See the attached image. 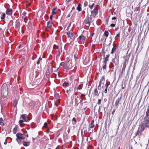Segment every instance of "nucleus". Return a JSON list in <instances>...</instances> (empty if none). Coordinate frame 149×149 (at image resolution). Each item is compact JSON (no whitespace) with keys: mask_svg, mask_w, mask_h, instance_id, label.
I'll use <instances>...</instances> for the list:
<instances>
[{"mask_svg":"<svg viewBox=\"0 0 149 149\" xmlns=\"http://www.w3.org/2000/svg\"><path fill=\"white\" fill-rule=\"evenodd\" d=\"M101 100L99 99L98 100V102H97V104H100L101 103Z\"/></svg>","mask_w":149,"mask_h":149,"instance_id":"obj_38","label":"nucleus"},{"mask_svg":"<svg viewBox=\"0 0 149 149\" xmlns=\"http://www.w3.org/2000/svg\"><path fill=\"white\" fill-rule=\"evenodd\" d=\"M23 145L25 146H29L30 144V142H26L24 141H23Z\"/></svg>","mask_w":149,"mask_h":149,"instance_id":"obj_18","label":"nucleus"},{"mask_svg":"<svg viewBox=\"0 0 149 149\" xmlns=\"http://www.w3.org/2000/svg\"><path fill=\"white\" fill-rule=\"evenodd\" d=\"M12 23L13 24V20H11L10 21V23Z\"/></svg>","mask_w":149,"mask_h":149,"instance_id":"obj_58","label":"nucleus"},{"mask_svg":"<svg viewBox=\"0 0 149 149\" xmlns=\"http://www.w3.org/2000/svg\"><path fill=\"white\" fill-rule=\"evenodd\" d=\"M107 88L106 87V88L105 89L104 91V93H107Z\"/></svg>","mask_w":149,"mask_h":149,"instance_id":"obj_45","label":"nucleus"},{"mask_svg":"<svg viewBox=\"0 0 149 149\" xmlns=\"http://www.w3.org/2000/svg\"><path fill=\"white\" fill-rule=\"evenodd\" d=\"M70 14H69L67 16V17L68 18V17H70Z\"/></svg>","mask_w":149,"mask_h":149,"instance_id":"obj_53","label":"nucleus"},{"mask_svg":"<svg viewBox=\"0 0 149 149\" xmlns=\"http://www.w3.org/2000/svg\"><path fill=\"white\" fill-rule=\"evenodd\" d=\"M125 66H123V68H125Z\"/></svg>","mask_w":149,"mask_h":149,"instance_id":"obj_61","label":"nucleus"},{"mask_svg":"<svg viewBox=\"0 0 149 149\" xmlns=\"http://www.w3.org/2000/svg\"><path fill=\"white\" fill-rule=\"evenodd\" d=\"M138 8L137 7L135 8L134 9V11H138Z\"/></svg>","mask_w":149,"mask_h":149,"instance_id":"obj_43","label":"nucleus"},{"mask_svg":"<svg viewBox=\"0 0 149 149\" xmlns=\"http://www.w3.org/2000/svg\"><path fill=\"white\" fill-rule=\"evenodd\" d=\"M18 130V127L17 126H15L13 130V132L14 134H15Z\"/></svg>","mask_w":149,"mask_h":149,"instance_id":"obj_14","label":"nucleus"},{"mask_svg":"<svg viewBox=\"0 0 149 149\" xmlns=\"http://www.w3.org/2000/svg\"><path fill=\"white\" fill-rule=\"evenodd\" d=\"M74 57L75 59V61L76 62V61L77 60V54L76 53H75L74 55Z\"/></svg>","mask_w":149,"mask_h":149,"instance_id":"obj_25","label":"nucleus"},{"mask_svg":"<svg viewBox=\"0 0 149 149\" xmlns=\"http://www.w3.org/2000/svg\"><path fill=\"white\" fill-rule=\"evenodd\" d=\"M116 47L114 46L112 49L111 51V54H113L116 51Z\"/></svg>","mask_w":149,"mask_h":149,"instance_id":"obj_19","label":"nucleus"},{"mask_svg":"<svg viewBox=\"0 0 149 149\" xmlns=\"http://www.w3.org/2000/svg\"><path fill=\"white\" fill-rule=\"evenodd\" d=\"M52 66H49L48 67L46 71V75H49V74L53 72Z\"/></svg>","mask_w":149,"mask_h":149,"instance_id":"obj_4","label":"nucleus"},{"mask_svg":"<svg viewBox=\"0 0 149 149\" xmlns=\"http://www.w3.org/2000/svg\"><path fill=\"white\" fill-rule=\"evenodd\" d=\"M92 18L91 15L87 16L85 19L84 23L86 26H89L92 23Z\"/></svg>","mask_w":149,"mask_h":149,"instance_id":"obj_3","label":"nucleus"},{"mask_svg":"<svg viewBox=\"0 0 149 149\" xmlns=\"http://www.w3.org/2000/svg\"><path fill=\"white\" fill-rule=\"evenodd\" d=\"M120 33H119L116 35V36L119 37L120 36Z\"/></svg>","mask_w":149,"mask_h":149,"instance_id":"obj_51","label":"nucleus"},{"mask_svg":"<svg viewBox=\"0 0 149 149\" xmlns=\"http://www.w3.org/2000/svg\"><path fill=\"white\" fill-rule=\"evenodd\" d=\"M56 66H52V70H53V71H54V72H56L58 70L59 68V67H56Z\"/></svg>","mask_w":149,"mask_h":149,"instance_id":"obj_16","label":"nucleus"},{"mask_svg":"<svg viewBox=\"0 0 149 149\" xmlns=\"http://www.w3.org/2000/svg\"><path fill=\"white\" fill-rule=\"evenodd\" d=\"M101 84H99V86L97 88V89L98 90H101Z\"/></svg>","mask_w":149,"mask_h":149,"instance_id":"obj_39","label":"nucleus"},{"mask_svg":"<svg viewBox=\"0 0 149 149\" xmlns=\"http://www.w3.org/2000/svg\"><path fill=\"white\" fill-rule=\"evenodd\" d=\"M121 97H120V98H118L116 101L115 103V105L116 106H118V104L120 102V101L121 99Z\"/></svg>","mask_w":149,"mask_h":149,"instance_id":"obj_13","label":"nucleus"},{"mask_svg":"<svg viewBox=\"0 0 149 149\" xmlns=\"http://www.w3.org/2000/svg\"><path fill=\"white\" fill-rule=\"evenodd\" d=\"M21 118L23 120H24V121L26 122H28L29 120V119L28 117H26V115L25 114H22L21 115V117L20 119H21Z\"/></svg>","mask_w":149,"mask_h":149,"instance_id":"obj_5","label":"nucleus"},{"mask_svg":"<svg viewBox=\"0 0 149 149\" xmlns=\"http://www.w3.org/2000/svg\"><path fill=\"white\" fill-rule=\"evenodd\" d=\"M17 101L16 100L14 101L13 105L14 107H15L17 105Z\"/></svg>","mask_w":149,"mask_h":149,"instance_id":"obj_22","label":"nucleus"},{"mask_svg":"<svg viewBox=\"0 0 149 149\" xmlns=\"http://www.w3.org/2000/svg\"><path fill=\"white\" fill-rule=\"evenodd\" d=\"M68 90H67V93H68Z\"/></svg>","mask_w":149,"mask_h":149,"instance_id":"obj_64","label":"nucleus"},{"mask_svg":"<svg viewBox=\"0 0 149 149\" xmlns=\"http://www.w3.org/2000/svg\"><path fill=\"white\" fill-rule=\"evenodd\" d=\"M59 104V101H58V102L57 103H55V105L56 107H57V106Z\"/></svg>","mask_w":149,"mask_h":149,"instance_id":"obj_41","label":"nucleus"},{"mask_svg":"<svg viewBox=\"0 0 149 149\" xmlns=\"http://www.w3.org/2000/svg\"><path fill=\"white\" fill-rule=\"evenodd\" d=\"M105 77L104 76H102L99 82V84H104V83L105 81Z\"/></svg>","mask_w":149,"mask_h":149,"instance_id":"obj_10","label":"nucleus"},{"mask_svg":"<svg viewBox=\"0 0 149 149\" xmlns=\"http://www.w3.org/2000/svg\"><path fill=\"white\" fill-rule=\"evenodd\" d=\"M62 52V51L60 50V49H58V50L57 53V55H58L59 56L60 55L61 53Z\"/></svg>","mask_w":149,"mask_h":149,"instance_id":"obj_35","label":"nucleus"},{"mask_svg":"<svg viewBox=\"0 0 149 149\" xmlns=\"http://www.w3.org/2000/svg\"><path fill=\"white\" fill-rule=\"evenodd\" d=\"M98 92L97 89H95V90H94L93 93V95H95V96L97 95H98Z\"/></svg>","mask_w":149,"mask_h":149,"instance_id":"obj_20","label":"nucleus"},{"mask_svg":"<svg viewBox=\"0 0 149 149\" xmlns=\"http://www.w3.org/2000/svg\"><path fill=\"white\" fill-rule=\"evenodd\" d=\"M110 84V82L109 81H108L107 83L105 84V87H106L108 88V86Z\"/></svg>","mask_w":149,"mask_h":149,"instance_id":"obj_34","label":"nucleus"},{"mask_svg":"<svg viewBox=\"0 0 149 149\" xmlns=\"http://www.w3.org/2000/svg\"><path fill=\"white\" fill-rule=\"evenodd\" d=\"M115 26V24H111L110 25V26L111 27H114Z\"/></svg>","mask_w":149,"mask_h":149,"instance_id":"obj_42","label":"nucleus"},{"mask_svg":"<svg viewBox=\"0 0 149 149\" xmlns=\"http://www.w3.org/2000/svg\"><path fill=\"white\" fill-rule=\"evenodd\" d=\"M52 24L53 23L51 21H49L47 22V29L49 28L52 26Z\"/></svg>","mask_w":149,"mask_h":149,"instance_id":"obj_11","label":"nucleus"},{"mask_svg":"<svg viewBox=\"0 0 149 149\" xmlns=\"http://www.w3.org/2000/svg\"><path fill=\"white\" fill-rule=\"evenodd\" d=\"M13 10L12 9L8 8L6 11V14L9 16H11L12 15Z\"/></svg>","mask_w":149,"mask_h":149,"instance_id":"obj_6","label":"nucleus"},{"mask_svg":"<svg viewBox=\"0 0 149 149\" xmlns=\"http://www.w3.org/2000/svg\"><path fill=\"white\" fill-rule=\"evenodd\" d=\"M68 37L71 39L73 37V34L70 31H68L67 33Z\"/></svg>","mask_w":149,"mask_h":149,"instance_id":"obj_9","label":"nucleus"},{"mask_svg":"<svg viewBox=\"0 0 149 149\" xmlns=\"http://www.w3.org/2000/svg\"><path fill=\"white\" fill-rule=\"evenodd\" d=\"M6 15V14L5 13H3L2 16H1V19L2 20L4 21V20L5 19Z\"/></svg>","mask_w":149,"mask_h":149,"instance_id":"obj_23","label":"nucleus"},{"mask_svg":"<svg viewBox=\"0 0 149 149\" xmlns=\"http://www.w3.org/2000/svg\"><path fill=\"white\" fill-rule=\"evenodd\" d=\"M69 83L68 82H65L63 84V86H66L69 85Z\"/></svg>","mask_w":149,"mask_h":149,"instance_id":"obj_30","label":"nucleus"},{"mask_svg":"<svg viewBox=\"0 0 149 149\" xmlns=\"http://www.w3.org/2000/svg\"><path fill=\"white\" fill-rule=\"evenodd\" d=\"M20 27V22L19 20L17 19L15 22V27L16 29H19Z\"/></svg>","mask_w":149,"mask_h":149,"instance_id":"obj_7","label":"nucleus"},{"mask_svg":"<svg viewBox=\"0 0 149 149\" xmlns=\"http://www.w3.org/2000/svg\"><path fill=\"white\" fill-rule=\"evenodd\" d=\"M42 58L41 57H40L38 60V61L37 62V64L38 65L40 63V61H41L42 60Z\"/></svg>","mask_w":149,"mask_h":149,"instance_id":"obj_31","label":"nucleus"},{"mask_svg":"<svg viewBox=\"0 0 149 149\" xmlns=\"http://www.w3.org/2000/svg\"><path fill=\"white\" fill-rule=\"evenodd\" d=\"M79 38L80 39L81 41H82L83 44H84L85 40V37L82 34L79 36Z\"/></svg>","mask_w":149,"mask_h":149,"instance_id":"obj_12","label":"nucleus"},{"mask_svg":"<svg viewBox=\"0 0 149 149\" xmlns=\"http://www.w3.org/2000/svg\"><path fill=\"white\" fill-rule=\"evenodd\" d=\"M81 5L80 3H79L78 5L77 9L79 11H80L81 10Z\"/></svg>","mask_w":149,"mask_h":149,"instance_id":"obj_26","label":"nucleus"},{"mask_svg":"<svg viewBox=\"0 0 149 149\" xmlns=\"http://www.w3.org/2000/svg\"><path fill=\"white\" fill-rule=\"evenodd\" d=\"M56 10V8H54L52 9V15H54V14H56V12L55 11Z\"/></svg>","mask_w":149,"mask_h":149,"instance_id":"obj_21","label":"nucleus"},{"mask_svg":"<svg viewBox=\"0 0 149 149\" xmlns=\"http://www.w3.org/2000/svg\"><path fill=\"white\" fill-rule=\"evenodd\" d=\"M109 56V54H108L106 55V57H105V61H107L108 60V58Z\"/></svg>","mask_w":149,"mask_h":149,"instance_id":"obj_33","label":"nucleus"},{"mask_svg":"<svg viewBox=\"0 0 149 149\" xmlns=\"http://www.w3.org/2000/svg\"><path fill=\"white\" fill-rule=\"evenodd\" d=\"M75 103L77 102V99H75Z\"/></svg>","mask_w":149,"mask_h":149,"instance_id":"obj_50","label":"nucleus"},{"mask_svg":"<svg viewBox=\"0 0 149 149\" xmlns=\"http://www.w3.org/2000/svg\"><path fill=\"white\" fill-rule=\"evenodd\" d=\"M116 19V17H114L112 18V20H113Z\"/></svg>","mask_w":149,"mask_h":149,"instance_id":"obj_47","label":"nucleus"},{"mask_svg":"<svg viewBox=\"0 0 149 149\" xmlns=\"http://www.w3.org/2000/svg\"><path fill=\"white\" fill-rule=\"evenodd\" d=\"M73 121H74L75 122H76V118H73L72 120Z\"/></svg>","mask_w":149,"mask_h":149,"instance_id":"obj_44","label":"nucleus"},{"mask_svg":"<svg viewBox=\"0 0 149 149\" xmlns=\"http://www.w3.org/2000/svg\"><path fill=\"white\" fill-rule=\"evenodd\" d=\"M26 12H24L22 14V15H23L22 16V18H23L26 15Z\"/></svg>","mask_w":149,"mask_h":149,"instance_id":"obj_36","label":"nucleus"},{"mask_svg":"<svg viewBox=\"0 0 149 149\" xmlns=\"http://www.w3.org/2000/svg\"><path fill=\"white\" fill-rule=\"evenodd\" d=\"M94 5L95 3H92L91 5H89V7L91 9H93Z\"/></svg>","mask_w":149,"mask_h":149,"instance_id":"obj_32","label":"nucleus"},{"mask_svg":"<svg viewBox=\"0 0 149 149\" xmlns=\"http://www.w3.org/2000/svg\"><path fill=\"white\" fill-rule=\"evenodd\" d=\"M59 145H58L57 147L55 149H59Z\"/></svg>","mask_w":149,"mask_h":149,"instance_id":"obj_54","label":"nucleus"},{"mask_svg":"<svg viewBox=\"0 0 149 149\" xmlns=\"http://www.w3.org/2000/svg\"><path fill=\"white\" fill-rule=\"evenodd\" d=\"M47 123L45 122V123L44 124V126L45 127H47Z\"/></svg>","mask_w":149,"mask_h":149,"instance_id":"obj_40","label":"nucleus"},{"mask_svg":"<svg viewBox=\"0 0 149 149\" xmlns=\"http://www.w3.org/2000/svg\"><path fill=\"white\" fill-rule=\"evenodd\" d=\"M73 9H74V7H73L72 8V10Z\"/></svg>","mask_w":149,"mask_h":149,"instance_id":"obj_60","label":"nucleus"},{"mask_svg":"<svg viewBox=\"0 0 149 149\" xmlns=\"http://www.w3.org/2000/svg\"><path fill=\"white\" fill-rule=\"evenodd\" d=\"M109 33L108 31H105L104 32V35L106 37H107L109 35Z\"/></svg>","mask_w":149,"mask_h":149,"instance_id":"obj_29","label":"nucleus"},{"mask_svg":"<svg viewBox=\"0 0 149 149\" xmlns=\"http://www.w3.org/2000/svg\"><path fill=\"white\" fill-rule=\"evenodd\" d=\"M63 68L65 69H66L67 70H68L69 69H71V68L69 67L70 66H62Z\"/></svg>","mask_w":149,"mask_h":149,"instance_id":"obj_28","label":"nucleus"},{"mask_svg":"<svg viewBox=\"0 0 149 149\" xmlns=\"http://www.w3.org/2000/svg\"><path fill=\"white\" fill-rule=\"evenodd\" d=\"M83 98H81L80 102L79 103V104H77V105H79V104H80V105H81V107L79 108H81L82 106V105H83V103H81V102H82L83 101Z\"/></svg>","mask_w":149,"mask_h":149,"instance_id":"obj_27","label":"nucleus"},{"mask_svg":"<svg viewBox=\"0 0 149 149\" xmlns=\"http://www.w3.org/2000/svg\"><path fill=\"white\" fill-rule=\"evenodd\" d=\"M88 5V2L87 1H85L84 3V6L86 7Z\"/></svg>","mask_w":149,"mask_h":149,"instance_id":"obj_37","label":"nucleus"},{"mask_svg":"<svg viewBox=\"0 0 149 149\" xmlns=\"http://www.w3.org/2000/svg\"><path fill=\"white\" fill-rule=\"evenodd\" d=\"M103 69H106V66H103Z\"/></svg>","mask_w":149,"mask_h":149,"instance_id":"obj_52","label":"nucleus"},{"mask_svg":"<svg viewBox=\"0 0 149 149\" xmlns=\"http://www.w3.org/2000/svg\"><path fill=\"white\" fill-rule=\"evenodd\" d=\"M29 5H30L31 4V3H29Z\"/></svg>","mask_w":149,"mask_h":149,"instance_id":"obj_63","label":"nucleus"},{"mask_svg":"<svg viewBox=\"0 0 149 149\" xmlns=\"http://www.w3.org/2000/svg\"><path fill=\"white\" fill-rule=\"evenodd\" d=\"M94 34V33H91L90 34V36L92 37L93 36V35Z\"/></svg>","mask_w":149,"mask_h":149,"instance_id":"obj_49","label":"nucleus"},{"mask_svg":"<svg viewBox=\"0 0 149 149\" xmlns=\"http://www.w3.org/2000/svg\"><path fill=\"white\" fill-rule=\"evenodd\" d=\"M19 63L20 64H21V63L22 62V61L21 59H19Z\"/></svg>","mask_w":149,"mask_h":149,"instance_id":"obj_46","label":"nucleus"},{"mask_svg":"<svg viewBox=\"0 0 149 149\" xmlns=\"http://www.w3.org/2000/svg\"><path fill=\"white\" fill-rule=\"evenodd\" d=\"M115 109H114V110L112 112V114H113L114 113V112H115Z\"/></svg>","mask_w":149,"mask_h":149,"instance_id":"obj_56","label":"nucleus"},{"mask_svg":"<svg viewBox=\"0 0 149 149\" xmlns=\"http://www.w3.org/2000/svg\"><path fill=\"white\" fill-rule=\"evenodd\" d=\"M122 88L123 89H125V87H122Z\"/></svg>","mask_w":149,"mask_h":149,"instance_id":"obj_59","label":"nucleus"},{"mask_svg":"<svg viewBox=\"0 0 149 149\" xmlns=\"http://www.w3.org/2000/svg\"><path fill=\"white\" fill-rule=\"evenodd\" d=\"M81 96L82 97H85V95L84 94H82L81 95Z\"/></svg>","mask_w":149,"mask_h":149,"instance_id":"obj_55","label":"nucleus"},{"mask_svg":"<svg viewBox=\"0 0 149 149\" xmlns=\"http://www.w3.org/2000/svg\"><path fill=\"white\" fill-rule=\"evenodd\" d=\"M1 96L3 98L6 97L8 94V87L6 84H3L1 87Z\"/></svg>","mask_w":149,"mask_h":149,"instance_id":"obj_1","label":"nucleus"},{"mask_svg":"<svg viewBox=\"0 0 149 149\" xmlns=\"http://www.w3.org/2000/svg\"><path fill=\"white\" fill-rule=\"evenodd\" d=\"M17 136L16 140L19 144L21 143V140L24 139L25 138V134L20 133H18L16 135Z\"/></svg>","mask_w":149,"mask_h":149,"instance_id":"obj_2","label":"nucleus"},{"mask_svg":"<svg viewBox=\"0 0 149 149\" xmlns=\"http://www.w3.org/2000/svg\"><path fill=\"white\" fill-rule=\"evenodd\" d=\"M56 48H58V47L57 46H56Z\"/></svg>","mask_w":149,"mask_h":149,"instance_id":"obj_62","label":"nucleus"},{"mask_svg":"<svg viewBox=\"0 0 149 149\" xmlns=\"http://www.w3.org/2000/svg\"><path fill=\"white\" fill-rule=\"evenodd\" d=\"M4 123L3 122V120L2 118H0V125H3Z\"/></svg>","mask_w":149,"mask_h":149,"instance_id":"obj_24","label":"nucleus"},{"mask_svg":"<svg viewBox=\"0 0 149 149\" xmlns=\"http://www.w3.org/2000/svg\"><path fill=\"white\" fill-rule=\"evenodd\" d=\"M52 15H51L50 16V19L51 20H52Z\"/></svg>","mask_w":149,"mask_h":149,"instance_id":"obj_48","label":"nucleus"},{"mask_svg":"<svg viewBox=\"0 0 149 149\" xmlns=\"http://www.w3.org/2000/svg\"><path fill=\"white\" fill-rule=\"evenodd\" d=\"M7 144V142L6 141H5L4 142V144L5 145H6Z\"/></svg>","mask_w":149,"mask_h":149,"instance_id":"obj_57","label":"nucleus"},{"mask_svg":"<svg viewBox=\"0 0 149 149\" xmlns=\"http://www.w3.org/2000/svg\"><path fill=\"white\" fill-rule=\"evenodd\" d=\"M98 13V9L97 8H95L93 10H92L91 11V15L93 14L94 17H95V16Z\"/></svg>","mask_w":149,"mask_h":149,"instance_id":"obj_8","label":"nucleus"},{"mask_svg":"<svg viewBox=\"0 0 149 149\" xmlns=\"http://www.w3.org/2000/svg\"><path fill=\"white\" fill-rule=\"evenodd\" d=\"M94 120H93L91 121L90 126V128H92L95 126V125L94 124Z\"/></svg>","mask_w":149,"mask_h":149,"instance_id":"obj_17","label":"nucleus"},{"mask_svg":"<svg viewBox=\"0 0 149 149\" xmlns=\"http://www.w3.org/2000/svg\"><path fill=\"white\" fill-rule=\"evenodd\" d=\"M25 121H24V120H20L19 122V124L20 125V127H23L24 125V124H22V123Z\"/></svg>","mask_w":149,"mask_h":149,"instance_id":"obj_15","label":"nucleus"}]
</instances>
